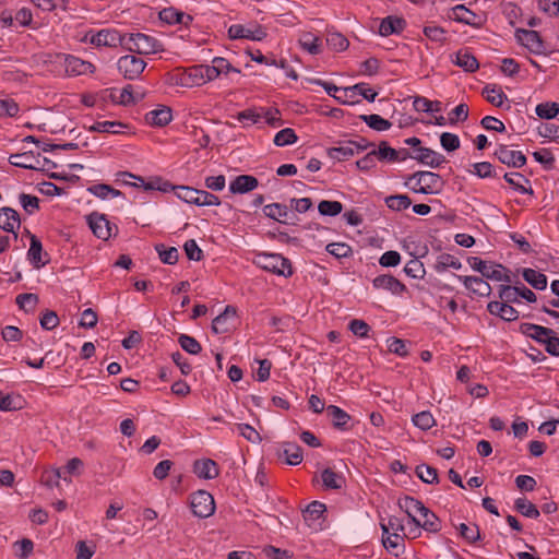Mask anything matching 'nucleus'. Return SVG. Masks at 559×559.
Segmentation results:
<instances>
[{
    "instance_id": "obj_40",
    "label": "nucleus",
    "mask_w": 559,
    "mask_h": 559,
    "mask_svg": "<svg viewBox=\"0 0 559 559\" xmlns=\"http://www.w3.org/2000/svg\"><path fill=\"white\" fill-rule=\"evenodd\" d=\"M265 216L275 219L280 223H285L288 215V209L286 205L281 203L267 204L263 207Z\"/></svg>"
},
{
    "instance_id": "obj_50",
    "label": "nucleus",
    "mask_w": 559,
    "mask_h": 559,
    "mask_svg": "<svg viewBox=\"0 0 559 559\" xmlns=\"http://www.w3.org/2000/svg\"><path fill=\"white\" fill-rule=\"evenodd\" d=\"M413 424L421 430H429L436 426V419L432 414L428 411L415 414L412 418Z\"/></svg>"
},
{
    "instance_id": "obj_17",
    "label": "nucleus",
    "mask_w": 559,
    "mask_h": 559,
    "mask_svg": "<svg viewBox=\"0 0 559 559\" xmlns=\"http://www.w3.org/2000/svg\"><path fill=\"white\" fill-rule=\"evenodd\" d=\"M373 287L391 292L394 295H402L406 286L392 275H379L372 281Z\"/></svg>"
},
{
    "instance_id": "obj_26",
    "label": "nucleus",
    "mask_w": 559,
    "mask_h": 559,
    "mask_svg": "<svg viewBox=\"0 0 559 559\" xmlns=\"http://www.w3.org/2000/svg\"><path fill=\"white\" fill-rule=\"evenodd\" d=\"M20 216L15 210L11 207L0 210V228L9 233H14L15 228L20 227Z\"/></svg>"
},
{
    "instance_id": "obj_9",
    "label": "nucleus",
    "mask_w": 559,
    "mask_h": 559,
    "mask_svg": "<svg viewBox=\"0 0 559 559\" xmlns=\"http://www.w3.org/2000/svg\"><path fill=\"white\" fill-rule=\"evenodd\" d=\"M415 527L409 530V535L416 538L420 535V528L429 533H438L441 531L440 519L429 509H427L414 523Z\"/></svg>"
},
{
    "instance_id": "obj_10",
    "label": "nucleus",
    "mask_w": 559,
    "mask_h": 559,
    "mask_svg": "<svg viewBox=\"0 0 559 559\" xmlns=\"http://www.w3.org/2000/svg\"><path fill=\"white\" fill-rule=\"evenodd\" d=\"M228 36L230 39H251L260 41L266 37V32L261 25H257L254 28H248L241 24H233L228 28Z\"/></svg>"
},
{
    "instance_id": "obj_52",
    "label": "nucleus",
    "mask_w": 559,
    "mask_h": 559,
    "mask_svg": "<svg viewBox=\"0 0 559 559\" xmlns=\"http://www.w3.org/2000/svg\"><path fill=\"white\" fill-rule=\"evenodd\" d=\"M535 111L542 119H552L559 114V105L554 102L542 103L536 106Z\"/></svg>"
},
{
    "instance_id": "obj_24",
    "label": "nucleus",
    "mask_w": 559,
    "mask_h": 559,
    "mask_svg": "<svg viewBox=\"0 0 559 559\" xmlns=\"http://www.w3.org/2000/svg\"><path fill=\"white\" fill-rule=\"evenodd\" d=\"M171 109L166 106H162L159 108L151 110L145 115L146 122L155 127H164L168 124L171 121Z\"/></svg>"
},
{
    "instance_id": "obj_60",
    "label": "nucleus",
    "mask_w": 559,
    "mask_h": 559,
    "mask_svg": "<svg viewBox=\"0 0 559 559\" xmlns=\"http://www.w3.org/2000/svg\"><path fill=\"white\" fill-rule=\"evenodd\" d=\"M38 296L33 293L20 294L16 297V304L25 311H34L38 304Z\"/></svg>"
},
{
    "instance_id": "obj_41",
    "label": "nucleus",
    "mask_w": 559,
    "mask_h": 559,
    "mask_svg": "<svg viewBox=\"0 0 559 559\" xmlns=\"http://www.w3.org/2000/svg\"><path fill=\"white\" fill-rule=\"evenodd\" d=\"M325 510L326 507L324 503L320 501H312L307 506L302 516L305 521L308 523V525H311V522H316L317 520H319L323 515Z\"/></svg>"
},
{
    "instance_id": "obj_11",
    "label": "nucleus",
    "mask_w": 559,
    "mask_h": 559,
    "mask_svg": "<svg viewBox=\"0 0 559 559\" xmlns=\"http://www.w3.org/2000/svg\"><path fill=\"white\" fill-rule=\"evenodd\" d=\"M495 156L508 167L521 168L526 164V157L521 151L510 150L504 144L497 147Z\"/></svg>"
},
{
    "instance_id": "obj_1",
    "label": "nucleus",
    "mask_w": 559,
    "mask_h": 559,
    "mask_svg": "<svg viewBox=\"0 0 559 559\" xmlns=\"http://www.w3.org/2000/svg\"><path fill=\"white\" fill-rule=\"evenodd\" d=\"M124 49L138 55H153L164 50L163 44L154 36L144 33H130L126 37Z\"/></svg>"
},
{
    "instance_id": "obj_56",
    "label": "nucleus",
    "mask_w": 559,
    "mask_h": 559,
    "mask_svg": "<svg viewBox=\"0 0 559 559\" xmlns=\"http://www.w3.org/2000/svg\"><path fill=\"white\" fill-rule=\"evenodd\" d=\"M343 210V204L338 201L323 200L318 205V211L324 216H336Z\"/></svg>"
},
{
    "instance_id": "obj_14",
    "label": "nucleus",
    "mask_w": 559,
    "mask_h": 559,
    "mask_svg": "<svg viewBox=\"0 0 559 559\" xmlns=\"http://www.w3.org/2000/svg\"><path fill=\"white\" fill-rule=\"evenodd\" d=\"M236 308L227 306L221 314H218L212 322V330L216 334H224L231 330L233 322L236 320Z\"/></svg>"
},
{
    "instance_id": "obj_51",
    "label": "nucleus",
    "mask_w": 559,
    "mask_h": 559,
    "mask_svg": "<svg viewBox=\"0 0 559 559\" xmlns=\"http://www.w3.org/2000/svg\"><path fill=\"white\" fill-rule=\"evenodd\" d=\"M328 154L331 158L337 160L347 159L348 157L355 155L354 150L352 145H349L348 141L341 143L340 146L329 148Z\"/></svg>"
},
{
    "instance_id": "obj_3",
    "label": "nucleus",
    "mask_w": 559,
    "mask_h": 559,
    "mask_svg": "<svg viewBox=\"0 0 559 559\" xmlns=\"http://www.w3.org/2000/svg\"><path fill=\"white\" fill-rule=\"evenodd\" d=\"M468 264L471 267L479 272L483 277L498 282H511V277L508 274V270L501 264L487 262L478 257L468 258Z\"/></svg>"
},
{
    "instance_id": "obj_31",
    "label": "nucleus",
    "mask_w": 559,
    "mask_h": 559,
    "mask_svg": "<svg viewBox=\"0 0 559 559\" xmlns=\"http://www.w3.org/2000/svg\"><path fill=\"white\" fill-rule=\"evenodd\" d=\"M453 62L467 72H474L479 67L477 59L466 49L459 50Z\"/></svg>"
},
{
    "instance_id": "obj_33",
    "label": "nucleus",
    "mask_w": 559,
    "mask_h": 559,
    "mask_svg": "<svg viewBox=\"0 0 559 559\" xmlns=\"http://www.w3.org/2000/svg\"><path fill=\"white\" fill-rule=\"evenodd\" d=\"M111 99L119 105L128 106L134 104L138 98L133 93V86L128 84L122 90H114L110 94Z\"/></svg>"
},
{
    "instance_id": "obj_36",
    "label": "nucleus",
    "mask_w": 559,
    "mask_h": 559,
    "mask_svg": "<svg viewBox=\"0 0 559 559\" xmlns=\"http://www.w3.org/2000/svg\"><path fill=\"white\" fill-rule=\"evenodd\" d=\"M326 412L328 415L332 418L334 427L342 430L347 428V424L350 420V416L345 411H343L338 406L329 405L326 407Z\"/></svg>"
},
{
    "instance_id": "obj_7",
    "label": "nucleus",
    "mask_w": 559,
    "mask_h": 559,
    "mask_svg": "<svg viewBox=\"0 0 559 559\" xmlns=\"http://www.w3.org/2000/svg\"><path fill=\"white\" fill-rule=\"evenodd\" d=\"M9 163L15 167L37 170L46 165L52 164L48 158H40L39 154L35 155L32 151L11 154Z\"/></svg>"
},
{
    "instance_id": "obj_34",
    "label": "nucleus",
    "mask_w": 559,
    "mask_h": 559,
    "mask_svg": "<svg viewBox=\"0 0 559 559\" xmlns=\"http://www.w3.org/2000/svg\"><path fill=\"white\" fill-rule=\"evenodd\" d=\"M43 252V246L40 240L34 236L31 235V246L27 252L28 260L34 265V267L39 269L45 265V261H43L41 258Z\"/></svg>"
},
{
    "instance_id": "obj_55",
    "label": "nucleus",
    "mask_w": 559,
    "mask_h": 559,
    "mask_svg": "<svg viewBox=\"0 0 559 559\" xmlns=\"http://www.w3.org/2000/svg\"><path fill=\"white\" fill-rule=\"evenodd\" d=\"M360 85H353L341 88V95L335 97L337 102L345 105H354L357 104L359 100L357 99V88H361Z\"/></svg>"
},
{
    "instance_id": "obj_62",
    "label": "nucleus",
    "mask_w": 559,
    "mask_h": 559,
    "mask_svg": "<svg viewBox=\"0 0 559 559\" xmlns=\"http://www.w3.org/2000/svg\"><path fill=\"white\" fill-rule=\"evenodd\" d=\"M178 342L183 350L192 355L199 354L202 349L200 343L194 337L187 334H181Z\"/></svg>"
},
{
    "instance_id": "obj_22",
    "label": "nucleus",
    "mask_w": 559,
    "mask_h": 559,
    "mask_svg": "<svg viewBox=\"0 0 559 559\" xmlns=\"http://www.w3.org/2000/svg\"><path fill=\"white\" fill-rule=\"evenodd\" d=\"M399 507L406 512L412 523L418 519L417 514L421 515L428 509L421 501L409 496L399 499Z\"/></svg>"
},
{
    "instance_id": "obj_46",
    "label": "nucleus",
    "mask_w": 559,
    "mask_h": 559,
    "mask_svg": "<svg viewBox=\"0 0 559 559\" xmlns=\"http://www.w3.org/2000/svg\"><path fill=\"white\" fill-rule=\"evenodd\" d=\"M384 201L386 206L393 211L406 210L412 204V200L406 194L389 195Z\"/></svg>"
},
{
    "instance_id": "obj_48",
    "label": "nucleus",
    "mask_w": 559,
    "mask_h": 559,
    "mask_svg": "<svg viewBox=\"0 0 559 559\" xmlns=\"http://www.w3.org/2000/svg\"><path fill=\"white\" fill-rule=\"evenodd\" d=\"M298 136L292 128H285L278 131L274 136V144L276 146H286L296 143Z\"/></svg>"
},
{
    "instance_id": "obj_61",
    "label": "nucleus",
    "mask_w": 559,
    "mask_h": 559,
    "mask_svg": "<svg viewBox=\"0 0 559 559\" xmlns=\"http://www.w3.org/2000/svg\"><path fill=\"white\" fill-rule=\"evenodd\" d=\"M471 174L479 178H492L496 176L495 168L489 162H479L472 165Z\"/></svg>"
},
{
    "instance_id": "obj_44",
    "label": "nucleus",
    "mask_w": 559,
    "mask_h": 559,
    "mask_svg": "<svg viewBox=\"0 0 559 559\" xmlns=\"http://www.w3.org/2000/svg\"><path fill=\"white\" fill-rule=\"evenodd\" d=\"M514 508L522 515L530 519H537L539 511L534 503L528 501L526 498H518L514 503Z\"/></svg>"
},
{
    "instance_id": "obj_6",
    "label": "nucleus",
    "mask_w": 559,
    "mask_h": 559,
    "mask_svg": "<svg viewBox=\"0 0 559 559\" xmlns=\"http://www.w3.org/2000/svg\"><path fill=\"white\" fill-rule=\"evenodd\" d=\"M87 223L93 234L102 240H107L118 233L117 225L110 223L105 214L93 212L87 216Z\"/></svg>"
},
{
    "instance_id": "obj_38",
    "label": "nucleus",
    "mask_w": 559,
    "mask_h": 559,
    "mask_svg": "<svg viewBox=\"0 0 559 559\" xmlns=\"http://www.w3.org/2000/svg\"><path fill=\"white\" fill-rule=\"evenodd\" d=\"M523 278L535 289L543 290L547 287V277L545 274L533 269L523 270Z\"/></svg>"
},
{
    "instance_id": "obj_29",
    "label": "nucleus",
    "mask_w": 559,
    "mask_h": 559,
    "mask_svg": "<svg viewBox=\"0 0 559 559\" xmlns=\"http://www.w3.org/2000/svg\"><path fill=\"white\" fill-rule=\"evenodd\" d=\"M372 155L381 163H396V150L391 147L386 141H381L378 146L374 145Z\"/></svg>"
},
{
    "instance_id": "obj_2",
    "label": "nucleus",
    "mask_w": 559,
    "mask_h": 559,
    "mask_svg": "<svg viewBox=\"0 0 559 559\" xmlns=\"http://www.w3.org/2000/svg\"><path fill=\"white\" fill-rule=\"evenodd\" d=\"M127 34H121L115 28H104L96 33L90 32L85 35L84 41H88L95 47H122L126 46Z\"/></svg>"
},
{
    "instance_id": "obj_54",
    "label": "nucleus",
    "mask_w": 559,
    "mask_h": 559,
    "mask_svg": "<svg viewBox=\"0 0 559 559\" xmlns=\"http://www.w3.org/2000/svg\"><path fill=\"white\" fill-rule=\"evenodd\" d=\"M155 249H156V251L159 255V259L162 260L163 263L175 264L178 261L179 252H178L177 248H175V247L166 248L164 245H157L155 247Z\"/></svg>"
},
{
    "instance_id": "obj_49",
    "label": "nucleus",
    "mask_w": 559,
    "mask_h": 559,
    "mask_svg": "<svg viewBox=\"0 0 559 559\" xmlns=\"http://www.w3.org/2000/svg\"><path fill=\"white\" fill-rule=\"evenodd\" d=\"M263 114L261 108H249L237 114V120L245 124H255L261 122Z\"/></svg>"
},
{
    "instance_id": "obj_64",
    "label": "nucleus",
    "mask_w": 559,
    "mask_h": 559,
    "mask_svg": "<svg viewBox=\"0 0 559 559\" xmlns=\"http://www.w3.org/2000/svg\"><path fill=\"white\" fill-rule=\"evenodd\" d=\"M416 474L423 481L427 484L438 483L437 469L429 465H418L416 467Z\"/></svg>"
},
{
    "instance_id": "obj_47",
    "label": "nucleus",
    "mask_w": 559,
    "mask_h": 559,
    "mask_svg": "<svg viewBox=\"0 0 559 559\" xmlns=\"http://www.w3.org/2000/svg\"><path fill=\"white\" fill-rule=\"evenodd\" d=\"M299 43L300 46L311 55H318L321 52L320 39L310 33L304 34L299 39Z\"/></svg>"
},
{
    "instance_id": "obj_53",
    "label": "nucleus",
    "mask_w": 559,
    "mask_h": 559,
    "mask_svg": "<svg viewBox=\"0 0 559 559\" xmlns=\"http://www.w3.org/2000/svg\"><path fill=\"white\" fill-rule=\"evenodd\" d=\"M199 194H200L199 189H194V188H191L188 186H178L176 189V195L180 200H182L187 203H190V204H194V205H198L197 198H199Z\"/></svg>"
},
{
    "instance_id": "obj_28",
    "label": "nucleus",
    "mask_w": 559,
    "mask_h": 559,
    "mask_svg": "<svg viewBox=\"0 0 559 559\" xmlns=\"http://www.w3.org/2000/svg\"><path fill=\"white\" fill-rule=\"evenodd\" d=\"M180 84L183 86H200L205 82L202 71V64L189 68L180 76Z\"/></svg>"
},
{
    "instance_id": "obj_21",
    "label": "nucleus",
    "mask_w": 559,
    "mask_h": 559,
    "mask_svg": "<svg viewBox=\"0 0 559 559\" xmlns=\"http://www.w3.org/2000/svg\"><path fill=\"white\" fill-rule=\"evenodd\" d=\"M520 331L524 335L535 340L540 344H545L547 337L551 336V334H555L554 330L533 323H522L520 325Z\"/></svg>"
},
{
    "instance_id": "obj_18",
    "label": "nucleus",
    "mask_w": 559,
    "mask_h": 559,
    "mask_svg": "<svg viewBox=\"0 0 559 559\" xmlns=\"http://www.w3.org/2000/svg\"><path fill=\"white\" fill-rule=\"evenodd\" d=\"M419 180L423 186V194H437L443 188L441 177L431 171H419Z\"/></svg>"
},
{
    "instance_id": "obj_13",
    "label": "nucleus",
    "mask_w": 559,
    "mask_h": 559,
    "mask_svg": "<svg viewBox=\"0 0 559 559\" xmlns=\"http://www.w3.org/2000/svg\"><path fill=\"white\" fill-rule=\"evenodd\" d=\"M515 37L518 41L532 52H542L544 45L539 34L532 29H516Z\"/></svg>"
},
{
    "instance_id": "obj_20",
    "label": "nucleus",
    "mask_w": 559,
    "mask_h": 559,
    "mask_svg": "<svg viewBox=\"0 0 559 559\" xmlns=\"http://www.w3.org/2000/svg\"><path fill=\"white\" fill-rule=\"evenodd\" d=\"M193 472L199 478L213 479L218 476L219 468L215 461L204 459L194 462Z\"/></svg>"
},
{
    "instance_id": "obj_19",
    "label": "nucleus",
    "mask_w": 559,
    "mask_h": 559,
    "mask_svg": "<svg viewBox=\"0 0 559 559\" xmlns=\"http://www.w3.org/2000/svg\"><path fill=\"white\" fill-rule=\"evenodd\" d=\"M457 278L462 281L464 286L475 295L487 297L491 293L490 285L481 277L459 275Z\"/></svg>"
},
{
    "instance_id": "obj_43",
    "label": "nucleus",
    "mask_w": 559,
    "mask_h": 559,
    "mask_svg": "<svg viewBox=\"0 0 559 559\" xmlns=\"http://www.w3.org/2000/svg\"><path fill=\"white\" fill-rule=\"evenodd\" d=\"M449 267L459 270L462 267V263L457 258L449 253H442L438 257L435 264V270L439 273L447 271Z\"/></svg>"
},
{
    "instance_id": "obj_8",
    "label": "nucleus",
    "mask_w": 559,
    "mask_h": 559,
    "mask_svg": "<svg viewBox=\"0 0 559 559\" xmlns=\"http://www.w3.org/2000/svg\"><path fill=\"white\" fill-rule=\"evenodd\" d=\"M117 67L124 79L134 80L144 71L146 62L134 55H126L118 59Z\"/></svg>"
},
{
    "instance_id": "obj_32",
    "label": "nucleus",
    "mask_w": 559,
    "mask_h": 559,
    "mask_svg": "<svg viewBox=\"0 0 559 559\" xmlns=\"http://www.w3.org/2000/svg\"><path fill=\"white\" fill-rule=\"evenodd\" d=\"M280 456L285 457V462L289 465H298L302 462V450L296 443L286 442L283 444V452Z\"/></svg>"
},
{
    "instance_id": "obj_25",
    "label": "nucleus",
    "mask_w": 559,
    "mask_h": 559,
    "mask_svg": "<svg viewBox=\"0 0 559 559\" xmlns=\"http://www.w3.org/2000/svg\"><path fill=\"white\" fill-rule=\"evenodd\" d=\"M123 176H128L130 178L135 179L138 182H134V186H144L145 190H159L163 192H168L174 190L176 192L177 187L173 186L168 181H163L160 178H156L151 180L150 182H145L144 179L140 176H134L130 173H123Z\"/></svg>"
},
{
    "instance_id": "obj_16",
    "label": "nucleus",
    "mask_w": 559,
    "mask_h": 559,
    "mask_svg": "<svg viewBox=\"0 0 559 559\" xmlns=\"http://www.w3.org/2000/svg\"><path fill=\"white\" fill-rule=\"evenodd\" d=\"M259 186V180L251 175H239L229 183V191L233 194H245Z\"/></svg>"
},
{
    "instance_id": "obj_15",
    "label": "nucleus",
    "mask_w": 559,
    "mask_h": 559,
    "mask_svg": "<svg viewBox=\"0 0 559 559\" xmlns=\"http://www.w3.org/2000/svg\"><path fill=\"white\" fill-rule=\"evenodd\" d=\"M64 70L69 75H84L94 73L95 66L78 57L67 56L64 58Z\"/></svg>"
},
{
    "instance_id": "obj_57",
    "label": "nucleus",
    "mask_w": 559,
    "mask_h": 559,
    "mask_svg": "<svg viewBox=\"0 0 559 559\" xmlns=\"http://www.w3.org/2000/svg\"><path fill=\"white\" fill-rule=\"evenodd\" d=\"M382 543L386 550L393 552L395 556L399 555L396 551L403 543V536L399 533H382Z\"/></svg>"
},
{
    "instance_id": "obj_42",
    "label": "nucleus",
    "mask_w": 559,
    "mask_h": 559,
    "mask_svg": "<svg viewBox=\"0 0 559 559\" xmlns=\"http://www.w3.org/2000/svg\"><path fill=\"white\" fill-rule=\"evenodd\" d=\"M360 119L371 129L376 131H386L392 127V123L382 118L377 114L372 115H361Z\"/></svg>"
},
{
    "instance_id": "obj_63",
    "label": "nucleus",
    "mask_w": 559,
    "mask_h": 559,
    "mask_svg": "<svg viewBox=\"0 0 559 559\" xmlns=\"http://www.w3.org/2000/svg\"><path fill=\"white\" fill-rule=\"evenodd\" d=\"M325 249L337 259L349 257L353 253L352 247L345 242H332Z\"/></svg>"
},
{
    "instance_id": "obj_5",
    "label": "nucleus",
    "mask_w": 559,
    "mask_h": 559,
    "mask_svg": "<svg viewBox=\"0 0 559 559\" xmlns=\"http://www.w3.org/2000/svg\"><path fill=\"white\" fill-rule=\"evenodd\" d=\"M190 507L195 516L201 519L209 518L215 511L214 498L210 492L199 490L191 495Z\"/></svg>"
},
{
    "instance_id": "obj_37",
    "label": "nucleus",
    "mask_w": 559,
    "mask_h": 559,
    "mask_svg": "<svg viewBox=\"0 0 559 559\" xmlns=\"http://www.w3.org/2000/svg\"><path fill=\"white\" fill-rule=\"evenodd\" d=\"M25 400L20 394H7L0 397V411L12 412L24 407Z\"/></svg>"
},
{
    "instance_id": "obj_59",
    "label": "nucleus",
    "mask_w": 559,
    "mask_h": 559,
    "mask_svg": "<svg viewBox=\"0 0 559 559\" xmlns=\"http://www.w3.org/2000/svg\"><path fill=\"white\" fill-rule=\"evenodd\" d=\"M88 191L100 199H107L109 197L116 198L122 194L119 190H116L105 183L94 185L88 188Z\"/></svg>"
},
{
    "instance_id": "obj_27",
    "label": "nucleus",
    "mask_w": 559,
    "mask_h": 559,
    "mask_svg": "<svg viewBox=\"0 0 559 559\" xmlns=\"http://www.w3.org/2000/svg\"><path fill=\"white\" fill-rule=\"evenodd\" d=\"M405 21L396 16H386L379 25V34L381 36H389L395 33H400L404 29Z\"/></svg>"
},
{
    "instance_id": "obj_35",
    "label": "nucleus",
    "mask_w": 559,
    "mask_h": 559,
    "mask_svg": "<svg viewBox=\"0 0 559 559\" xmlns=\"http://www.w3.org/2000/svg\"><path fill=\"white\" fill-rule=\"evenodd\" d=\"M323 486L328 489H341L345 483L343 475L332 468H324L321 473Z\"/></svg>"
},
{
    "instance_id": "obj_12",
    "label": "nucleus",
    "mask_w": 559,
    "mask_h": 559,
    "mask_svg": "<svg viewBox=\"0 0 559 559\" xmlns=\"http://www.w3.org/2000/svg\"><path fill=\"white\" fill-rule=\"evenodd\" d=\"M449 17L455 22L471 25L474 27L481 26L483 20L475 12L471 11L463 4L455 5L449 15Z\"/></svg>"
},
{
    "instance_id": "obj_4",
    "label": "nucleus",
    "mask_w": 559,
    "mask_h": 559,
    "mask_svg": "<svg viewBox=\"0 0 559 559\" xmlns=\"http://www.w3.org/2000/svg\"><path fill=\"white\" fill-rule=\"evenodd\" d=\"M258 264L265 271L289 277L293 275L292 263L278 253H262L258 257Z\"/></svg>"
},
{
    "instance_id": "obj_30",
    "label": "nucleus",
    "mask_w": 559,
    "mask_h": 559,
    "mask_svg": "<svg viewBox=\"0 0 559 559\" xmlns=\"http://www.w3.org/2000/svg\"><path fill=\"white\" fill-rule=\"evenodd\" d=\"M159 19L167 24H185L192 20L190 15L176 10L175 8H166L159 12Z\"/></svg>"
},
{
    "instance_id": "obj_45",
    "label": "nucleus",
    "mask_w": 559,
    "mask_h": 559,
    "mask_svg": "<svg viewBox=\"0 0 559 559\" xmlns=\"http://www.w3.org/2000/svg\"><path fill=\"white\" fill-rule=\"evenodd\" d=\"M457 531L461 537H463L467 543L474 544L480 539L479 528L476 524H465L461 523L457 526Z\"/></svg>"
},
{
    "instance_id": "obj_23",
    "label": "nucleus",
    "mask_w": 559,
    "mask_h": 559,
    "mask_svg": "<svg viewBox=\"0 0 559 559\" xmlns=\"http://www.w3.org/2000/svg\"><path fill=\"white\" fill-rule=\"evenodd\" d=\"M414 159L431 168H438L445 162V157L442 154L429 147H419V154H416Z\"/></svg>"
},
{
    "instance_id": "obj_39",
    "label": "nucleus",
    "mask_w": 559,
    "mask_h": 559,
    "mask_svg": "<svg viewBox=\"0 0 559 559\" xmlns=\"http://www.w3.org/2000/svg\"><path fill=\"white\" fill-rule=\"evenodd\" d=\"M127 126L120 121H97L95 122L90 130L94 132H102V133H112V134H119L122 133V129H124Z\"/></svg>"
},
{
    "instance_id": "obj_58",
    "label": "nucleus",
    "mask_w": 559,
    "mask_h": 559,
    "mask_svg": "<svg viewBox=\"0 0 559 559\" xmlns=\"http://www.w3.org/2000/svg\"><path fill=\"white\" fill-rule=\"evenodd\" d=\"M483 95L486 97L488 103L497 107L502 106L504 99H507V95L501 90L490 86L484 87Z\"/></svg>"
}]
</instances>
